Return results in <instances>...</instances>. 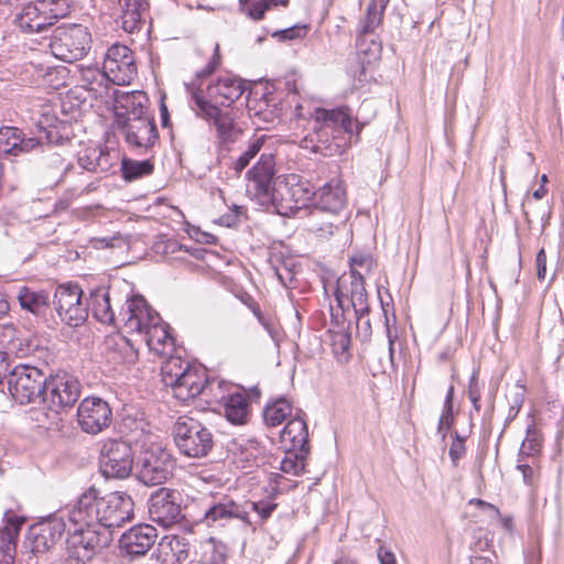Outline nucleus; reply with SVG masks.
Wrapping results in <instances>:
<instances>
[{"mask_svg": "<svg viewBox=\"0 0 564 564\" xmlns=\"http://www.w3.org/2000/svg\"><path fill=\"white\" fill-rule=\"evenodd\" d=\"M273 176V156L262 154L247 173V192L261 205L272 204L281 216L303 218L312 206L310 202L313 200L314 189L311 183L290 174L272 185Z\"/></svg>", "mask_w": 564, "mask_h": 564, "instance_id": "obj_1", "label": "nucleus"}, {"mask_svg": "<svg viewBox=\"0 0 564 564\" xmlns=\"http://www.w3.org/2000/svg\"><path fill=\"white\" fill-rule=\"evenodd\" d=\"M66 517L75 527H93L97 531L120 528L134 517V502L123 492L101 495L95 487L84 491L76 503L67 510Z\"/></svg>", "mask_w": 564, "mask_h": 564, "instance_id": "obj_2", "label": "nucleus"}, {"mask_svg": "<svg viewBox=\"0 0 564 564\" xmlns=\"http://www.w3.org/2000/svg\"><path fill=\"white\" fill-rule=\"evenodd\" d=\"M313 120L312 132L302 140V148L324 156L341 154L351 137L358 135L361 129L344 108H317L313 113Z\"/></svg>", "mask_w": 564, "mask_h": 564, "instance_id": "obj_3", "label": "nucleus"}, {"mask_svg": "<svg viewBox=\"0 0 564 564\" xmlns=\"http://www.w3.org/2000/svg\"><path fill=\"white\" fill-rule=\"evenodd\" d=\"M67 13V0H33L18 10L13 23L24 34H41Z\"/></svg>", "mask_w": 564, "mask_h": 564, "instance_id": "obj_4", "label": "nucleus"}, {"mask_svg": "<svg viewBox=\"0 0 564 564\" xmlns=\"http://www.w3.org/2000/svg\"><path fill=\"white\" fill-rule=\"evenodd\" d=\"M172 435L178 452L188 458L200 459L208 456L215 444L212 431L189 416L177 419Z\"/></svg>", "mask_w": 564, "mask_h": 564, "instance_id": "obj_5", "label": "nucleus"}, {"mask_svg": "<svg viewBox=\"0 0 564 564\" xmlns=\"http://www.w3.org/2000/svg\"><path fill=\"white\" fill-rule=\"evenodd\" d=\"M112 534L107 529L97 531L93 527H76L67 539V564H86L109 546Z\"/></svg>", "mask_w": 564, "mask_h": 564, "instance_id": "obj_6", "label": "nucleus"}, {"mask_svg": "<svg viewBox=\"0 0 564 564\" xmlns=\"http://www.w3.org/2000/svg\"><path fill=\"white\" fill-rule=\"evenodd\" d=\"M91 35L82 24L57 26L50 40L51 53L58 59L73 63L83 58L90 47Z\"/></svg>", "mask_w": 564, "mask_h": 564, "instance_id": "obj_7", "label": "nucleus"}, {"mask_svg": "<svg viewBox=\"0 0 564 564\" xmlns=\"http://www.w3.org/2000/svg\"><path fill=\"white\" fill-rule=\"evenodd\" d=\"M186 89L193 101L192 107H197L198 96L207 104L216 105L220 108H232L231 106L243 94L245 86L241 79L231 75H225L210 83L206 89H203L196 82L186 84Z\"/></svg>", "mask_w": 564, "mask_h": 564, "instance_id": "obj_8", "label": "nucleus"}, {"mask_svg": "<svg viewBox=\"0 0 564 564\" xmlns=\"http://www.w3.org/2000/svg\"><path fill=\"white\" fill-rule=\"evenodd\" d=\"M80 391L82 386L76 377L67 372H57L46 377L41 401L46 409L57 415L77 402Z\"/></svg>", "mask_w": 564, "mask_h": 564, "instance_id": "obj_9", "label": "nucleus"}, {"mask_svg": "<svg viewBox=\"0 0 564 564\" xmlns=\"http://www.w3.org/2000/svg\"><path fill=\"white\" fill-rule=\"evenodd\" d=\"M196 116L204 119L215 128L217 139L221 143L235 142L242 130L237 122L238 110L235 108H220L207 104L197 96V107H192Z\"/></svg>", "mask_w": 564, "mask_h": 564, "instance_id": "obj_10", "label": "nucleus"}, {"mask_svg": "<svg viewBox=\"0 0 564 564\" xmlns=\"http://www.w3.org/2000/svg\"><path fill=\"white\" fill-rule=\"evenodd\" d=\"M45 381L46 376L37 366L19 365L10 372L9 390L20 404H29L42 400Z\"/></svg>", "mask_w": 564, "mask_h": 564, "instance_id": "obj_11", "label": "nucleus"}, {"mask_svg": "<svg viewBox=\"0 0 564 564\" xmlns=\"http://www.w3.org/2000/svg\"><path fill=\"white\" fill-rule=\"evenodd\" d=\"M173 459L161 445L152 444L144 449L137 463L138 478L147 486L165 481L172 474Z\"/></svg>", "mask_w": 564, "mask_h": 564, "instance_id": "obj_12", "label": "nucleus"}, {"mask_svg": "<svg viewBox=\"0 0 564 564\" xmlns=\"http://www.w3.org/2000/svg\"><path fill=\"white\" fill-rule=\"evenodd\" d=\"M83 291L77 284H61L53 296V306L58 317L68 326L82 325L87 316V306L82 301Z\"/></svg>", "mask_w": 564, "mask_h": 564, "instance_id": "obj_13", "label": "nucleus"}, {"mask_svg": "<svg viewBox=\"0 0 564 564\" xmlns=\"http://www.w3.org/2000/svg\"><path fill=\"white\" fill-rule=\"evenodd\" d=\"M100 470L107 478L123 479L128 477L133 466L131 446L121 440H108L100 452Z\"/></svg>", "mask_w": 564, "mask_h": 564, "instance_id": "obj_14", "label": "nucleus"}, {"mask_svg": "<svg viewBox=\"0 0 564 564\" xmlns=\"http://www.w3.org/2000/svg\"><path fill=\"white\" fill-rule=\"evenodd\" d=\"M104 69L110 83L119 86L131 84L137 76L133 52L126 45L113 44L105 55Z\"/></svg>", "mask_w": 564, "mask_h": 564, "instance_id": "obj_15", "label": "nucleus"}, {"mask_svg": "<svg viewBox=\"0 0 564 564\" xmlns=\"http://www.w3.org/2000/svg\"><path fill=\"white\" fill-rule=\"evenodd\" d=\"M76 416L77 424L84 433L96 435L110 426L112 410L104 399L87 397L80 401Z\"/></svg>", "mask_w": 564, "mask_h": 564, "instance_id": "obj_16", "label": "nucleus"}, {"mask_svg": "<svg viewBox=\"0 0 564 564\" xmlns=\"http://www.w3.org/2000/svg\"><path fill=\"white\" fill-rule=\"evenodd\" d=\"M65 530V516H53L30 527L25 546L33 554H43L62 539Z\"/></svg>", "mask_w": 564, "mask_h": 564, "instance_id": "obj_17", "label": "nucleus"}, {"mask_svg": "<svg viewBox=\"0 0 564 564\" xmlns=\"http://www.w3.org/2000/svg\"><path fill=\"white\" fill-rule=\"evenodd\" d=\"M149 514L153 522L171 528L183 519L180 494L162 487L154 491L149 499Z\"/></svg>", "mask_w": 564, "mask_h": 564, "instance_id": "obj_18", "label": "nucleus"}, {"mask_svg": "<svg viewBox=\"0 0 564 564\" xmlns=\"http://www.w3.org/2000/svg\"><path fill=\"white\" fill-rule=\"evenodd\" d=\"M160 322V315L153 311L142 296H134L126 302L118 316V324L128 333L143 335L152 324Z\"/></svg>", "mask_w": 564, "mask_h": 564, "instance_id": "obj_19", "label": "nucleus"}, {"mask_svg": "<svg viewBox=\"0 0 564 564\" xmlns=\"http://www.w3.org/2000/svg\"><path fill=\"white\" fill-rule=\"evenodd\" d=\"M350 289L346 285V279L340 278L337 281L335 290V300L338 307L343 310V314L349 306L352 307L355 317L358 318V324L367 313H369L368 294L365 288V281L357 276V279H350Z\"/></svg>", "mask_w": 564, "mask_h": 564, "instance_id": "obj_20", "label": "nucleus"}, {"mask_svg": "<svg viewBox=\"0 0 564 564\" xmlns=\"http://www.w3.org/2000/svg\"><path fill=\"white\" fill-rule=\"evenodd\" d=\"M305 227L319 239H329L345 226L344 215L311 206L305 213Z\"/></svg>", "mask_w": 564, "mask_h": 564, "instance_id": "obj_21", "label": "nucleus"}, {"mask_svg": "<svg viewBox=\"0 0 564 564\" xmlns=\"http://www.w3.org/2000/svg\"><path fill=\"white\" fill-rule=\"evenodd\" d=\"M158 531L150 524H139L124 532L120 540V549L128 555L143 556L154 545Z\"/></svg>", "mask_w": 564, "mask_h": 564, "instance_id": "obj_22", "label": "nucleus"}, {"mask_svg": "<svg viewBox=\"0 0 564 564\" xmlns=\"http://www.w3.org/2000/svg\"><path fill=\"white\" fill-rule=\"evenodd\" d=\"M127 143L135 149H149L158 139V130L153 118L145 116L139 119L122 121Z\"/></svg>", "mask_w": 564, "mask_h": 564, "instance_id": "obj_23", "label": "nucleus"}, {"mask_svg": "<svg viewBox=\"0 0 564 564\" xmlns=\"http://www.w3.org/2000/svg\"><path fill=\"white\" fill-rule=\"evenodd\" d=\"M312 206L343 215L347 206V194L339 180H333L314 191Z\"/></svg>", "mask_w": 564, "mask_h": 564, "instance_id": "obj_24", "label": "nucleus"}, {"mask_svg": "<svg viewBox=\"0 0 564 564\" xmlns=\"http://www.w3.org/2000/svg\"><path fill=\"white\" fill-rule=\"evenodd\" d=\"M206 376L205 371L194 367L192 370L182 375L178 379L172 382L169 387L172 388V392L175 399L181 402H187L198 397L206 388Z\"/></svg>", "mask_w": 564, "mask_h": 564, "instance_id": "obj_25", "label": "nucleus"}, {"mask_svg": "<svg viewBox=\"0 0 564 564\" xmlns=\"http://www.w3.org/2000/svg\"><path fill=\"white\" fill-rule=\"evenodd\" d=\"M203 520L209 527L230 519H239L250 523L246 507L237 505L229 498H223L218 502L207 503L203 510Z\"/></svg>", "mask_w": 564, "mask_h": 564, "instance_id": "obj_26", "label": "nucleus"}, {"mask_svg": "<svg viewBox=\"0 0 564 564\" xmlns=\"http://www.w3.org/2000/svg\"><path fill=\"white\" fill-rule=\"evenodd\" d=\"M40 147L36 138H26L22 130L14 127L0 129V152L7 155L19 156Z\"/></svg>", "mask_w": 564, "mask_h": 564, "instance_id": "obj_27", "label": "nucleus"}, {"mask_svg": "<svg viewBox=\"0 0 564 564\" xmlns=\"http://www.w3.org/2000/svg\"><path fill=\"white\" fill-rule=\"evenodd\" d=\"M147 104L148 97L142 91L123 93L117 96L115 109L118 123L149 116Z\"/></svg>", "mask_w": 564, "mask_h": 564, "instance_id": "obj_28", "label": "nucleus"}, {"mask_svg": "<svg viewBox=\"0 0 564 564\" xmlns=\"http://www.w3.org/2000/svg\"><path fill=\"white\" fill-rule=\"evenodd\" d=\"M6 525L0 530V564H13L17 553V540L24 522L23 518L7 512Z\"/></svg>", "mask_w": 564, "mask_h": 564, "instance_id": "obj_29", "label": "nucleus"}, {"mask_svg": "<svg viewBox=\"0 0 564 564\" xmlns=\"http://www.w3.org/2000/svg\"><path fill=\"white\" fill-rule=\"evenodd\" d=\"M20 307L36 317H45L50 311V295L44 290L21 286L17 292Z\"/></svg>", "mask_w": 564, "mask_h": 564, "instance_id": "obj_30", "label": "nucleus"}, {"mask_svg": "<svg viewBox=\"0 0 564 564\" xmlns=\"http://www.w3.org/2000/svg\"><path fill=\"white\" fill-rule=\"evenodd\" d=\"M143 339L149 349L158 356H170L174 351V338L169 333V326L162 323H154L143 333Z\"/></svg>", "mask_w": 564, "mask_h": 564, "instance_id": "obj_31", "label": "nucleus"}, {"mask_svg": "<svg viewBox=\"0 0 564 564\" xmlns=\"http://www.w3.org/2000/svg\"><path fill=\"white\" fill-rule=\"evenodd\" d=\"M158 552L163 564H181L188 557L189 545L185 538L165 535L158 545Z\"/></svg>", "mask_w": 564, "mask_h": 564, "instance_id": "obj_32", "label": "nucleus"}, {"mask_svg": "<svg viewBox=\"0 0 564 564\" xmlns=\"http://www.w3.org/2000/svg\"><path fill=\"white\" fill-rule=\"evenodd\" d=\"M78 164L88 172L106 174L113 163L108 151L97 147H88L78 152Z\"/></svg>", "mask_w": 564, "mask_h": 564, "instance_id": "obj_33", "label": "nucleus"}, {"mask_svg": "<svg viewBox=\"0 0 564 564\" xmlns=\"http://www.w3.org/2000/svg\"><path fill=\"white\" fill-rule=\"evenodd\" d=\"M250 116L257 119V123L275 124L282 116V108L278 106L273 97L263 96L259 100L248 104Z\"/></svg>", "mask_w": 564, "mask_h": 564, "instance_id": "obj_34", "label": "nucleus"}, {"mask_svg": "<svg viewBox=\"0 0 564 564\" xmlns=\"http://www.w3.org/2000/svg\"><path fill=\"white\" fill-rule=\"evenodd\" d=\"M122 9V28L129 33L139 29L148 10L145 0H119Z\"/></svg>", "mask_w": 564, "mask_h": 564, "instance_id": "obj_35", "label": "nucleus"}, {"mask_svg": "<svg viewBox=\"0 0 564 564\" xmlns=\"http://www.w3.org/2000/svg\"><path fill=\"white\" fill-rule=\"evenodd\" d=\"M225 415L234 424H245L249 415V403L245 394L240 392L223 395Z\"/></svg>", "mask_w": 564, "mask_h": 564, "instance_id": "obj_36", "label": "nucleus"}, {"mask_svg": "<svg viewBox=\"0 0 564 564\" xmlns=\"http://www.w3.org/2000/svg\"><path fill=\"white\" fill-rule=\"evenodd\" d=\"M281 440L293 449L303 451L308 441L306 422L301 417L291 419L281 432Z\"/></svg>", "mask_w": 564, "mask_h": 564, "instance_id": "obj_37", "label": "nucleus"}, {"mask_svg": "<svg viewBox=\"0 0 564 564\" xmlns=\"http://www.w3.org/2000/svg\"><path fill=\"white\" fill-rule=\"evenodd\" d=\"M389 0H371L366 17L360 21V33L369 34L381 25Z\"/></svg>", "mask_w": 564, "mask_h": 564, "instance_id": "obj_38", "label": "nucleus"}, {"mask_svg": "<svg viewBox=\"0 0 564 564\" xmlns=\"http://www.w3.org/2000/svg\"><path fill=\"white\" fill-rule=\"evenodd\" d=\"M11 349L18 358L35 357L44 359L47 356V350L41 346L36 337H19L11 341Z\"/></svg>", "mask_w": 564, "mask_h": 564, "instance_id": "obj_39", "label": "nucleus"}, {"mask_svg": "<svg viewBox=\"0 0 564 564\" xmlns=\"http://www.w3.org/2000/svg\"><path fill=\"white\" fill-rule=\"evenodd\" d=\"M91 311L94 317L100 323L111 325L117 322L108 292H97L93 295Z\"/></svg>", "mask_w": 564, "mask_h": 564, "instance_id": "obj_40", "label": "nucleus"}, {"mask_svg": "<svg viewBox=\"0 0 564 564\" xmlns=\"http://www.w3.org/2000/svg\"><path fill=\"white\" fill-rule=\"evenodd\" d=\"M227 556L226 545L210 538L200 545V561L203 564H221Z\"/></svg>", "mask_w": 564, "mask_h": 564, "instance_id": "obj_41", "label": "nucleus"}, {"mask_svg": "<svg viewBox=\"0 0 564 564\" xmlns=\"http://www.w3.org/2000/svg\"><path fill=\"white\" fill-rule=\"evenodd\" d=\"M292 412L291 403L285 399H279L265 406L263 416L267 425H280Z\"/></svg>", "mask_w": 564, "mask_h": 564, "instance_id": "obj_42", "label": "nucleus"}, {"mask_svg": "<svg viewBox=\"0 0 564 564\" xmlns=\"http://www.w3.org/2000/svg\"><path fill=\"white\" fill-rule=\"evenodd\" d=\"M195 366H191L187 361L182 360L180 357L170 355L169 359L162 366V377L165 386L172 384L175 379L192 370Z\"/></svg>", "mask_w": 564, "mask_h": 564, "instance_id": "obj_43", "label": "nucleus"}, {"mask_svg": "<svg viewBox=\"0 0 564 564\" xmlns=\"http://www.w3.org/2000/svg\"><path fill=\"white\" fill-rule=\"evenodd\" d=\"M328 336L333 352L336 356H343L348 352L350 346V334L348 332V326L345 325L344 322L337 324L336 328H330L328 330Z\"/></svg>", "mask_w": 564, "mask_h": 564, "instance_id": "obj_44", "label": "nucleus"}, {"mask_svg": "<svg viewBox=\"0 0 564 564\" xmlns=\"http://www.w3.org/2000/svg\"><path fill=\"white\" fill-rule=\"evenodd\" d=\"M289 0H245L243 11L252 19H262L264 12L272 6H286Z\"/></svg>", "mask_w": 564, "mask_h": 564, "instance_id": "obj_45", "label": "nucleus"}, {"mask_svg": "<svg viewBox=\"0 0 564 564\" xmlns=\"http://www.w3.org/2000/svg\"><path fill=\"white\" fill-rule=\"evenodd\" d=\"M123 178L127 181L150 175L153 172V164L148 161H123L121 165Z\"/></svg>", "mask_w": 564, "mask_h": 564, "instance_id": "obj_46", "label": "nucleus"}, {"mask_svg": "<svg viewBox=\"0 0 564 564\" xmlns=\"http://www.w3.org/2000/svg\"><path fill=\"white\" fill-rule=\"evenodd\" d=\"M265 141V135H256L249 143L248 149L232 163V169L237 174L241 173L243 169H246L250 161L259 153L263 143Z\"/></svg>", "mask_w": 564, "mask_h": 564, "instance_id": "obj_47", "label": "nucleus"}, {"mask_svg": "<svg viewBox=\"0 0 564 564\" xmlns=\"http://www.w3.org/2000/svg\"><path fill=\"white\" fill-rule=\"evenodd\" d=\"M376 265V261L368 253H356L350 258V276L349 279H357L360 276L362 280L366 274Z\"/></svg>", "mask_w": 564, "mask_h": 564, "instance_id": "obj_48", "label": "nucleus"}, {"mask_svg": "<svg viewBox=\"0 0 564 564\" xmlns=\"http://www.w3.org/2000/svg\"><path fill=\"white\" fill-rule=\"evenodd\" d=\"M453 400H454V386H449L445 401H444V408L441 414V417L438 420L437 425V432L442 436V438H445L448 430L453 425Z\"/></svg>", "mask_w": 564, "mask_h": 564, "instance_id": "obj_49", "label": "nucleus"}, {"mask_svg": "<svg viewBox=\"0 0 564 564\" xmlns=\"http://www.w3.org/2000/svg\"><path fill=\"white\" fill-rule=\"evenodd\" d=\"M83 79L86 82V88L96 94L100 93V89L104 83H108L107 75L105 74V69L99 70L98 68H86L83 70Z\"/></svg>", "mask_w": 564, "mask_h": 564, "instance_id": "obj_50", "label": "nucleus"}, {"mask_svg": "<svg viewBox=\"0 0 564 564\" xmlns=\"http://www.w3.org/2000/svg\"><path fill=\"white\" fill-rule=\"evenodd\" d=\"M540 440L535 432L530 430L527 433L525 438L520 447V455L534 456L540 451Z\"/></svg>", "mask_w": 564, "mask_h": 564, "instance_id": "obj_51", "label": "nucleus"}, {"mask_svg": "<svg viewBox=\"0 0 564 564\" xmlns=\"http://www.w3.org/2000/svg\"><path fill=\"white\" fill-rule=\"evenodd\" d=\"M306 25H293L291 28L274 32L273 36L281 41H291L304 37L306 35Z\"/></svg>", "mask_w": 564, "mask_h": 564, "instance_id": "obj_52", "label": "nucleus"}, {"mask_svg": "<svg viewBox=\"0 0 564 564\" xmlns=\"http://www.w3.org/2000/svg\"><path fill=\"white\" fill-rule=\"evenodd\" d=\"M259 517L260 522L265 521L275 510L276 505L270 501L247 503Z\"/></svg>", "mask_w": 564, "mask_h": 564, "instance_id": "obj_53", "label": "nucleus"}, {"mask_svg": "<svg viewBox=\"0 0 564 564\" xmlns=\"http://www.w3.org/2000/svg\"><path fill=\"white\" fill-rule=\"evenodd\" d=\"M281 470L286 474L301 475L304 471V460L297 456L286 457L281 462Z\"/></svg>", "mask_w": 564, "mask_h": 564, "instance_id": "obj_54", "label": "nucleus"}, {"mask_svg": "<svg viewBox=\"0 0 564 564\" xmlns=\"http://www.w3.org/2000/svg\"><path fill=\"white\" fill-rule=\"evenodd\" d=\"M449 457L454 465L457 464V462L464 456L465 454V441L463 437L458 435L457 432H455V438L449 447Z\"/></svg>", "mask_w": 564, "mask_h": 564, "instance_id": "obj_55", "label": "nucleus"}, {"mask_svg": "<svg viewBox=\"0 0 564 564\" xmlns=\"http://www.w3.org/2000/svg\"><path fill=\"white\" fill-rule=\"evenodd\" d=\"M274 274L283 286L292 288L294 272L285 263L274 267Z\"/></svg>", "mask_w": 564, "mask_h": 564, "instance_id": "obj_56", "label": "nucleus"}, {"mask_svg": "<svg viewBox=\"0 0 564 564\" xmlns=\"http://www.w3.org/2000/svg\"><path fill=\"white\" fill-rule=\"evenodd\" d=\"M242 302L245 304H247L251 311L253 312V314L257 316L259 323L270 333L272 334V327L270 325V323L264 318V316L262 315L260 308H259V305L252 300V297L250 295H246L245 297H242Z\"/></svg>", "mask_w": 564, "mask_h": 564, "instance_id": "obj_57", "label": "nucleus"}, {"mask_svg": "<svg viewBox=\"0 0 564 564\" xmlns=\"http://www.w3.org/2000/svg\"><path fill=\"white\" fill-rule=\"evenodd\" d=\"M468 398L473 403L474 409L479 412L480 410V390L478 388V381L476 375H473L468 387Z\"/></svg>", "mask_w": 564, "mask_h": 564, "instance_id": "obj_58", "label": "nucleus"}, {"mask_svg": "<svg viewBox=\"0 0 564 564\" xmlns=\"http://www.w3.org/2000/svg\"><path fill=\"white\" fill-rule=\"evenodd\" d=\"M469 505H475L476 507L481 509L485 513H487L488 517L491 519L500 518L499 509L496 506H494L487 501L474 498V499L469 500Z\"/></svg>", "mask_w": 564, "mask_h": 564, "instance_id": "obj_59", "label": "nucleus"}, {"mask_svg": "<svg viewBox=\"0 0 564 564\" xmlns=\"http://www.w3.org/2000/svg\"><path fill=\"white\" fill-rule=\"evenodd\" d=\"M219 64H220L219 45L216 44L215 48H214L213 57L210 58V61L208 62L206 67L197 74V77L199 78V77L209 76L210 74H213L215 72V69L219 66Z\"/></svg>", "mask_w": 564, "mask_h": 564, "instance_id": "obj_60", "label": "nucleus"}, {"mask_svg": "<svg viewBox=\"0 0 564 564\" xmlns=\"http://www.w3.org/2000/svg\"><path fill=\"white\" fill-rule=\"evenodd\" d=\"M535 263H536V276L540 281H543L546 275V253H545L544 249H541L536 253Z\"/></svg>", "mask_w": 564, "mask_h": 564, "instance_id": "obj_61", "label": "nucleus"}, {"mask_svg": "<svg viewBox=\"0 0 564 564\" xmlns=\"http://www.w3.org/2000/svg\"><path fill=\"white\" fill-rule=\"evenodd\" d=\"M260 454L259 448L256 446V443L250 442L249 446H246L241 449L240 459L246 462H256L258 455Z\"/></svg>", "mask_w": 564, "mask_h": 564, "instance_id": "obj_62", "label": "nucleus"}, {"mask_svg": "<svg viewBox=\"0 0 564 564\" xmlns=\"http://www.w3.org/2000/svg\"><path fill=\"white\" fill-rule=\"evenodd\" d=\"M11 371L9 355L4 351H0V384L6 377L10 376Z\"/></svg>", "mask_w": 564, "mask_h": 564, "instance_id": "obj_63", "label": "nucleus"}, {"mask_svg": "<svg viewBox=\"0 0 564 564\" xmlns=\"http://www.w3.org/2000/svg\"><path fill=\"white\" fill-rule=\"evenodd\" d=\"M378 557L381 564H397L394 554L383 547L378 550Z\"/></svg>", "mask_w": 564, "mask_h": 564, "instance_id": "obj_64", "label": "nucleus"}]
</instances>
